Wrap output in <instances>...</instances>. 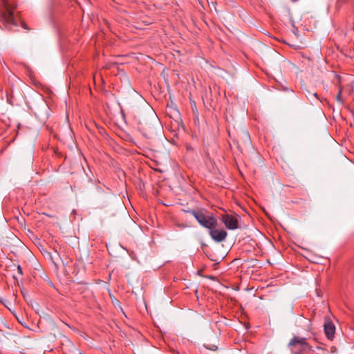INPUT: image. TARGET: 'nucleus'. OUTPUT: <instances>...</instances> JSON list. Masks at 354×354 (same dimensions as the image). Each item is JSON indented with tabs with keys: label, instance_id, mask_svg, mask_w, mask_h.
<instances>
[{
	"label": "nucleus",
	"instance_id": "nucleus-3",
	"mask_svg": "<svg viewBox=\"0 0 354 354\" xmlns=\"http://www.w3.org/2000/svg\"><path fill=\"white\" fill-rule=\"evenodd\" d=\"M134 124L139 131L146 138H151L155 132L154 125L146 114L139 113L133 118Z\"/></svg>",
	"mask_w": 354,
	"mask_h": 354
},
{
	"label": "nucleus",
	"instance_id": "nucleus-8",
	"mask_svg": "<svg viewBox=\"0 0 354 354\" xmlns=\"http://www.w3.org/2000/svg\"><path fill=\"white\" fill-rule=\"evenodd\" d=\"M234 142L236 143L238 147H239L242 144L250 143V135L248 131L243 129L240 132V135H239L236 138H234Z\"/></svg>",
	"mask_w": 354,
	"mask_h": 354
},
{
	"label": "nucleus",
	"instance_id": "nucleus-7",
	"mask_svg": "<svg viewBox=\"0 0 354 354\" xmlns=\"http://www.w3.org/2000/svg\"><path fill=\"white\" fill-rule=\"evenodd\" d=\"M324 327V333H325L326 337L329 340H333V339L334 338V336H335V327L334 324H333V322L328 319L326 320Z\"/></svg>",
	"mask_w": 354,
	"mask_h": 354
},
{
	"label": "nucleus",
	"instance_id": "nucleus-4",
	"mask_svg": "<svg viewBox=\"0 0 354 354\" xmlns=\"http://www.w3.org/2000/svg\"><path fill=\"white\" fill-rule=\"evenodd\" d=\"M299 344L297 354H309L313 351V347L306 342V338L295 336L288 343V346H293Z\"/></svg>",
	"mask_w": 354,
	"mask_h": 354
},
{
	"label": "nucleus",
	"instance_id": "nucleus-1",
	"mask_svg": "<svg viewBox=\"0 0 354 354\" xmlns=\"http://www.w3.org/2000/svg\"><path fill=\"white\" fill-rule=\"evenodd\" d=\"M16 8L15 4L10 3L8 0H2L0 8V25L3 28L11 30L12 27L18 26L14 17V11Z\"/></svg>",
	"mask_w": 354,
	"mask_h": 354
},
{
	"label": "nucleus",
	"instance_id": "nucleus-5",
	"mask_svg": "<svg viewBox=\"0 0 354 354\" xmlns=\"http://www.w3.org/2000/svg\"><path fill=\"white\" fill-rule=\"evenodd\" d=\"M222 221L229 230H236L239 227V221L236 215L224 214L222 216Z\"/></svg>",
	"mask_w": 354,
	"mask_h": 354
},
{
	"label": "nucleus",
	"instance_id": "nucleus-9",
	"mask_svg": "<svg viewBox=\"0 0 354 354\" xmlns=\"http://www.w3.org/2000/svg\"><path fill=\"white\" fill-rule=\"evenodd\" d=\"M341 93H342V89H340L339 91V93H338V94L336 96V100L340 104H343L344 103V100L342 98Z\"/></svg>",
	"mask_w": 354,
	"mask_h": 354
},
{
	"label": "nucleus",
	"instance_id": "nucleus-13",
	"mask_svg": "<svg viewBox=\"0 0 354 354\" xmlns=\"http://www.w3.org/2000/svg\"><path fill=\"white\" fill-rule=\"evenodd\" d=\"M313 96L315 97L317 100H318V97H317V93H313Z\"/></svg>",
	"mask_w": 354,
	"mask_h": 354
},
{
	"label": "nucleus",
	"instance_id": "nucleus-2",
	"mask_svg": "<svg viewBox=\"0 0 354 354\" xmlns=\"http://www.w3.org/2000/svg\"><path fill=\"white\" fill-rule=\"evenodd\" d=\"M185 212L191 214L198 223L206 229L215 228L217 225V220L214 215L212 213L207 214V212L204 208L188 209Z\"/></svg>",
	"mask_w": 354,
	"mask_h": 354
},
{
	"label": "nucleus",
	"instance_id": "nucleus-14",
	"mask_svg": "<svg viewBox=\"0 0 354 354\" xmlns=\"http://www.w3.org/2000/svg\"><path fill=\"white\" fill-rule=\"evenodd\" d=\"M13 277H14L15 279H17V276L13 275Z\"/></svg>",
	"mask_w": 354,
	"mask_h": 354
},
{
	"label": "nucleus",
	"instance_id": "nucleus-10",
	"mask_svg": "<svg viewBox=\"0 0 354 354\" xmlns=\"http://www.w3.org/2000/svg\"><path fill=\"white\" fill-rule=\"evenodd\" d=\"M21 26L25 29V30H29L30 28L28 27L27 24L24 22V21H21Z\"/></svg>",
	"mask_w": 354,
	"mask_h": 354
},
{
	"label": "nucleus",
	"instance_id": "nucleus-12",
	"mask_svg": "<svg viewBox=\"0 0 354 354\" xmlns=\"http://www.w3.org/2000/svg\"><path fill=\"white\" fill-rule=\"evenodd\" d=\"M205 348L207 349H209V350H212V351H215L217 349V346H214V345L212 347H208V346H205Z\"/></svg>",
	"mask_w": 354,
	"mask_h": 354
},
{
	"label": "nucleus",
	"instance_id": "nucleus-11",
	"mask_svg": "<svg viewBox=\"0 0 354 354\" xmlns=\"http://www.w3.org/2000/svg\"><path fill=\"white\" fill-rule=\"evenodd\" d=\"M17 272H18V274L19 275H22L23 274L22 268H21V267L19 265H18L17 266Z\"/></svg>",
	"mask_w": 354,
	"mask_h": 354
},
{
	"label": "nucleus",
	"instance_id": "nucleus-6",
	"mask_svg": "<svg viewBox=\"0 0 354 354\" xmlns=\"http://www.w3.org/2000/svg\"><path fill=\"white\" fill-rule=\"evenodd\" d=\"M208 230L211 237L216 242H221L224 241L227 235V232L224 230H216L214 228Z\"/></svg>",
	"mask_w": 354,
	"mask_h": 354
}]
</instances>
